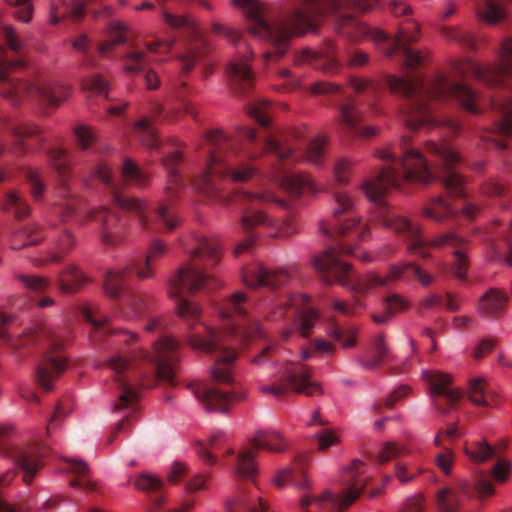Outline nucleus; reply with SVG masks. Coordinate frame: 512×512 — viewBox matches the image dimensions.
Here are the masks:
<instances>
[{"label":"nucleus","instance_id":"58836bf2","mask_svg":"<svg viewBox=\"0 0 512 512\" xmlns=\"http://www.w3.org/2000/svg\"><path fill=\"white\" fill-rule=\"evenodd\" d=\"M423 216L437 223H444L456 216L453 208L441 196L431 198L423 207Z\"/></svg>","mask_w":512,"mask_h":512},{"label":"nucleus","instance_id":"a18cd8bd","mask_svg":"<svg viewBox=\"0 0 512 512\" xmlns=\"http://www.w3.org/2000/svg\"><path fill=\"white\" fill-rule=\"evenodd\" d=\"M459 490L467 497H475L479 500H483L485 497L492 496L495 493L492 483L484 478H478L472 484L461 481L459 482Z\"/></svg>","mask_w":512,"mask_h":512},{"label":"nucleus","instance_id":"bb28decb","mask_svg":"<svg viewBox=\"0 0 512 512\" xmlns=\"http://www.w3.org/2000/svg\"><path fill=\"white\" fill-rule=\"evenodd\" d=\"M244 283L251 288L275 289L288 283L290 275L285 270H269L262 264H253L243 269Z\"/></svg>","mask_w":512,"mask_h":512},{"label":"nucleus","instance_id":"0eeeda50","mask_svg":"<svg viewBox=\"0 0 512 512\" xmlns=\"http://www.w3.org/2000/svg\"><path fill=\"white\" fill-rule=\"evenodd\" d=\"M342 254L357 256L350 246L340 244L328 248L319 256H315L312 261L313 267L321 274L327 284L338 282L357 295H365L376 287H387L396 281L414 277L425 287L431 285L434 281V277L431 274L423 271L419 266L411 262L390 265L386 276H380L371 272L363 277L354 279L350 272V265L340 259Z\"/></svg>","mask_w":512,"mask_h":512},{"label":"nucleus","instance_id":"e2e57ef3","mask_svg":"<svg viewBox=\"0 0 512 512\" xmlns=\"http://www.w3.org/2000/svg\"><path fill=\"white\" fill-rule=\"evenodd\" d=\"M83 87L95 94L104 95L106 97L109 91L108 81L99 74H94L87 78L83 83Z\"/></svg>","mask_w":512,"mask_h":512},{"label":"nucleus","instance_id":"f03ea898","mask_svg":"<svg viewBox=\"0 0 512 512\" xmlns=\"http://www.w3.org/2000/svg\"><path fill=\"white\" fill-rule=\"evenodd\" d=\"M193 242L188 251L190 262L169 280L168 292L175 301L178 316L186 323L188 344L212 356L211 376L215 383L229 384L232 382L229 366L238 356L237 346L247 339L262 337L264 332L260 322L248 314L253 304L241 292L233 294L219 309L222 330L200 320L201 307L187 295L210 287L213 279L205 270L220 261V250L216 242L204 236L194 237Z\"/></svg>","mask_w":512,"mask_h":512},{"label":"nucleus","instance_id":"c03bdc74","mask_svg":"<svg viewBox=\"0 0 512 512\" xmlns=\"http://www.w3.org/2000/svg\"><path fill=\"white\" fill-rule=\"evenodd\" d=\"M302 309L299 311V327L300 334L304 337L308 336L315 324L319 321V313L312 307L307 306L310 298L306 295L300 296Z\"/></svg>","mask_w":512,"mask_h":512},{"label":"nucleus","instance_id":"2f4dec72","mask_svg":"<svg viewBox=\"0 0 512 512\" xmlns=\"http://www.w3.org/2000/svg\"><path fill=\"white\" fill-rule=\"evenodd\" d=\"M88 219L101 225V239L104 244L113 246L120 243V235L112 230L118 222L116 214L106 207H98L89 211Z\"/></svg>","mask_w":512,"mask_h":512},{"label":"nucleus","instance_id":"423d86ee","mask_svg":"<svg viewBox=\"0 0 512 512\" xmlns=\"http://www.w3.org/2000/svg\"><path fill=\"white\" fill-rule=\"evenodd\" d=\"M500 63L480 64L472 60L456 63V77H473L488 88H506L504 101L492 100L493 126L480 136L485 147L503 150L507 147L505 138L512 137V37L506 38L499 53Z\"/></svg>","mask_w":512,"mask_h":512},{"label":"nucleus","instance_id":"37998d69","mask_svg":"<svg viewBox=\"0 0 512 512\" xmlns=\"http://www.w3.org/2000/svg\"><path fill=\"white\" fill-rule=\"evenodd\" d=\"M127 33L126 26L117 22L112 23L106 40L98 47L99 53L108 56L116 46L126 43Z\"/></svg>","mask_w":512,"mask_h":512},{"label":"nucleus","instance_id":"c756f323","mask_svg":"<svg viewBox=\"0 0 512 512\" xmlns=\"http://www.w3.org/2000/svg\"><path fill=\"white\" fill-rule=\"evenodd\" d=\"M193 393L206 410L214 412H227L232 401L242 399L235 392L221 391L203 383L193 386Z\"/></svg>","mask_w":512,"mask_h":512},{"label":"nucleus","instance_id":"a19ab883","mask_svg":"<svg viewBox=\"0 0 512 512\" xmlns=\"http://www.w3.org/2000/svg\"><path fill=\"white\" fill-rule=\"evenodd\" d=\"M44 238L42 228L37 224H28L15 232L11 239V248L19 250L28 245H36Z\"/></svg>","mask_w":512,"mask_h":512},{"label":"nucleus","instance_id":"b1692460","mask_svg":"<svg viewBox=\"0 0 512 512\" xmlns=\"http://www.w3.org/2000/svg\"><path fill=\"white\" fill-rule=\"evenodd\" d=\"M95 176L106 186L112 188V200L121 209L135 213L139 218V223L144 229H149L150 218L147 214V206L139 199L128 197L117 191L109 166L106 163H100L95 169Z\"/></svg>","mask_w":512,"mask_h":512},{"label":"nucleus","instance_id":"2eb2a0df","mask_svg":"<svg viewBox=\"0 0 512 512\" xmlns=\"http://www.w3.org/2000/svg\"><path fill=\"white\" fill-rule=\"evenodd\" d=\"M13 432L9 424H0V450L10 457L23 473V481L31 484L37 472L43 466L42 459L46 453L44 444L33 443L26 446L6 445Z\"/></svg>","mask_w":512,"mask_h":512},{"label":"nucleus","instance_id":"6e6d98bb","mask_svg":"<svg viewBox=\"0 0 512 512\" xmlns=\"http://www.w3.org/2000/svg\"><path fill=\"white\" fill-rule=\"evenodd\" d=\"M289 481L301 488L308 487L309 485L303 470L296 472L290 468H285L279 471L274 479L275 485L278 487H283Z\"/></svg>","mask_w":512,"mask_h":512},{"label":"nucleus","instance_id":"393cba45","mask_svg":"<svg viewBox=\"0 0 512 512\" xmlns=\"http://www.w3.org/2000/svg\"><path fill=\"white\" fill-rule=\"evenodd\" d=\"M152 363L159 379L175 385V365L179 360V344L170 337L160 339L154 346Z\"/></svg>","mask_w":512,"mask_h":512},{"label":"nucleus","instance_id":"6e6552de","mask_svg":"<svg viewBox=\"0 0 512 512\" xmlns=\"http://www.w3.org/2000/svg\"><path fill=\"white\" fill-rule=\"evenodd\" d=\"M0 33L9 47L7 51L0 45V95L9 99L13 105L19 104L24 98H32L49 106H57L69 96V86L59 81L37 78L28 82L9 78L11 70L24 65V44L11 25L0 24Z\"/></svg>","mask_w":512,"mask_h":512},{"label":"nucleus","instance_id":"4d7b16f0","mask_svg":"<svg viewBox=\"0 0 512 512\" xmlns=\"http://www.w3.org/2000/svg\"><path fill=\"white\" fill-rule=\"evenodd\" d=\"M271 104L266 100H258L248 107L249 115L263 127H269Z\"/></svg>","mask_w":512,"mask_h":512},{"label":"nucleus","instance_id":"09e8293b","mask_svg":"<svg viewBox=\"0 0 512 512\" xmlns=\"http://www.w3.org/2000/svg\"><path fill=\"white\" fill-rule=\"evenodd\" d=\"M464 451L475 463L485 462L496 454V448L490 446L486 441H476L466 444Z\"/></svg>","mask_w":512,"mask_h":512},{"label":"nucleus","instance_id":"4c0bfd02","mask_svg":"<svg viewBox=\"0 0 512 512\" xmlns=\"http://www.w3.org/2000/svg\"><path fill=\"white\" fill-rule=\"evenodd\" d=\"M508 301V296L498 289H489L479 301V311L485 316L496 317L500 315Z\"/></svg>","mask_w":512,"mask_h":512},{"label":"nucleus","instance_id":"8fccbe9b","mask_svg":"<svg viewBox=\"0 0 512 512\" xmlns=\"http://www.w3.org/2000/svg\"><path fill=\"white\" fill-rule=\"evenodd\" d=\"M74 238L69 231H64L53 248L48 251L49 262L59 263L74 246Z\"/></svg>","mask_w":512,"mask_h":512},{"label":"nucleus","instance_id":"680f3d73","mask_svg":"<svg viewBox=\"0 0 512 512\" xmlns=\"http://www.w3.org/2000/svg\"><path fill=\"white\" fill-rule=\"evenodd\" d=\"M329 335L338 341L344 348H350L356 344V331L353 329L345 330L339 326H333Z\"/></svg>","mask_w":512,"mask_h":512},{"label":"nucleus","instance_id":"de8ad7c7","mask_svg":"<svg viewBox=\"0 0 512 512\" xmlns=\"http://www.w3.org/2000/svg\"><path fill=\"white\" fill-rule=\"evenodd\" d=\"M3 210L13 212L17 219H22L30 214V207L26 200L15 191H10L6 194Z\"/></svg>","mask_w":512,"mask_h":512},{"label":"nucleus","instance_id":"c9c22d12","mask_svg":"<svg viewBox=\"0 0 512 512\" xmlns=\"http://www.w3.org/2000/svg\"><path fill=\"white\" fill-rule=\"evenodd\" d=\"M134 486L146 493L151 494L150 500L153 505L152 512H158L157 509L161 508L165 502V496L162 493L163 482L149 473H142L134 480Z\"/></svg>","mask_w":512,"mask_h":512},{"label":"nucleus","instance_id":"6ab92c4d","mask_svg":"<svg viewBox=\"0 0 512 512\" xmlns=\"http://www.w3.org/2000/svg\"><path fill=\"white\" fill-rule=\"evenodd\" d=\"M263 392L271 393L277 398L285 396L289 391L302 393L306 396L322 394L318 382L311 380V368L301 363H291L286 366L278 383L264 386Z\"/></svg>","mask_w":512,"mask_h":512},{"label":"nucleus","instance_id":"4468645a","mask_svg":"<svg viewBox=\"0 0 512 512\" xmlns=\"http://www.w3.org/2000/svg\"><path fill=\"white\" fill-rule=\"evenodd\" d=\"M166 251L167 245L156 239L150 244L145 259H133L124 269L107 271L104 280L106 294L113 299L120 298L132 273H135L139 279L151 278L153 263L161 258Z\"/></svg>","mask_w":512,"mask_h":512},{"label":"nucleus","instance_id":"052dcab7","mask_svg":"<svg viewBox=\"0 0 512 512\" xmlns=\"http://www.w3.org/2000/svg\"><path fill=\"white\" fill-rule=\"evenodd\" d=\"M325 145L326 139L323 137H317L310 141L305 151L307 160L315 165H321L322 158L324 156Z\"/></svg>","mask_w":512,"mask_h":512},{"label":"nucleus","instance_id":"f257e3e1","mask_svg":"<svg viewBox=\"0 0 512 512\" xmlns=\"http://www.w3.org/2000/svg\"><path fill=\"white\" fill-rule=\"evenodd\" d=\"M410 138L403 136L397 144L376 150L375 156L387 162V165L372 179L363 182L361 189L365 196L375 204V218L386 228L403 235L408 241V250L422 258L429 254L428 248L450 247L454 262L452 273L460 280L466 279L469 266L468 240L455 232H446L431 240L421 235V228L409 219L396 213L389 207L384 197L392 188L401 189L406 184H428L439 179L449 194L456 198L466 197V180L456 170L461 162L460 155L445 141L426 143L427 151L437 158V170L433 172L423 154L409 146Z\"/></svg>","mask_w":512,"mask_h":512},{"label":"nucleus","instance_id":"c85d7f7f","mask_svg":"<svg viewBox=\"0 0 512 512\" xmlns=\"http://www.w3.org/2000/svg\"><path fill=\"white\" fill-rule=\"evenodd\" d=\"M339 123L342 129L353 136L368 138L376 135L373 126H362V113L357 107L356 100L347 98V102L339 105Z\"/></svg>","mask_w":512,"mask_h":512},{"label":"nucleus","instance_id":"a878e982","mask_svg":"<svg viewBox=\"0 0 512 512\" xmlns=\"http://www.w3.org/2000/svg\"><path fill=\"white\" fill-rule=\"evenodd\" d=\"M83 318L91 324L93 331L91 337L93 341H99L103 335L111 334V344L113 346L125 345L131 346L136 342L137 335L127 331H111L108 327V317L101 314L98 308L86 307L82 311Z\"/></svg>","mask_w":512,"mask_h":512},{"label":"nucleus","instance_id":"13d9d810","mask_svg":"<svg viewBox=\"0 0 512 512\" xmlns=\"http://www.w3.org/2000/svg\"><path fill=\"white\" fill-rule=\"evenodd\" d=\"M23 174L30 186L31 195L33 198L36 200L41 199L44 195L46 186L39 172L31 168H25L23 170Z\"/></svg>","mask_w":512,"mask_h":512},{"label":"nucleus","instance_id":"7ed1b4c3","mask_svg":"<svg viewBox=\"0 0 512 512\" xmlns=\"http://www.w3.org/2000/svg\"><path fill=\"white\" fill-rule=\"evenodd\" d=\"M232 3L246 14L250 22V32L272 45V50L263 53L266 63L275 62L286 53L289 40L293 35L315 31L318 19L327 14L337 16L339 33L353 40L370 37L375 42L385 45L384 50L387 56L399 52L404 65L408 68L414 69L421 66L425 59L420 52L409 47L419 39V25L416 21H405L399 27L396 36L392 37L343 12L348 8L368 12L379 5V0H304L300 7L294 8L283 18H269L258 0H232Z\"/></svg>","mask_w":512,"mask_h":512},{"label":"nucleus","instance_id":"864d4df0","mask_svg":"<svg viewBox=\"0 0 512 512\" xmlns=\"http://www.w3.org/2000/svg\"><path fill=\"white\" fill-rule=\"evenodd\" d=\"M372 358L366 361H362V365L365 368L373 369L379 364H381L385 359L390 357L389 350L387 348V345L385 343L384 335L379 334L374 339L373 345H372Z\"/></svg>","mask_w":512,"mask_h":512},{"label":"nucleus","instance_id":"49530a36","mask_svg":"<svg viewBox=\"0 0 512 512\" xmlns=\"http://www.w3.org/2000/svg\"><path fill=\"white\" fill-rule=\"evenodd\" d=\"M478 15L483 21L496 24L504 20L506 12L502 4L494 0H483L482 6L478 9Z\"/></svg>","mask_w":512,"mask_h":512},{"label":"nucleus","instance_id":"f704fd0d","mask_svg":"<svg viewBox=\"0 0 512 512\" xmlns=\"http://www.w3.org/2000/svg\"><path fill=\"white\" fill-rule=\"evenodd\" d=\"M163 108L160 104H154L151 116L144 117L134 124V132L139 141L149 148H155L159 145L156 130L152 126V119H156L162 115Z\"/></svg>","mask_w":512,"mask_h":512},{"label":"nucleus","instance_id":"603ef678","mask_svg":"<svg viewBox=\"0 0 512 512\" xmlns=\"http://www.w3.org/2000/svg\"><path fill=\"white\" fill-rule=\"evenodd\" d=\"M349 84L358 95L366 96L368 105L372 106L375 103L379 91V86L375 82L369 79L352 77Z\"/></svg>","mask_w":512,"mask_h":512},{"label":"nucleus","instance_id":"ddd939ff","mask_svg":"<svg viewBox=\"0 0 512 512\" xmlns=\"http://www.w3.org/2000/svg\"><path fill=\"white\" fill-rule=\"evenodd\" d=\"M236 200L242 208L240 227L243 232L248 234L247 238L239 242L234 249V255L238 256L254 244L256 235L253 233V230L256 227L271 226L273 224L266 214L258 209L257 205L261 202H275L279 206L286 207V202L276 198L270 192L252 193L248 191L239 192Z\"/></svg>","mask_w":512,"mask_h":512},{"label":"nucleus","instance_id":"9b49d317","mask_svg":"<svg viewBox=\"0 0 512 512\" xmlns=\"http://www.w3.org/2000/svg\"><path fill=\"white\" fill-rule=\"evenodd\" d=\"M331 192L335 207L332 211L331 220L320 222L321 232L329 237H347L351 241L368 239L370 237L369 225L362 223L360 217L351 216L355 205L352 196L335 185L331 186Z\"/></svg>","mask_w":512,"mask_h":512},{"label":"nucleus","instance_id":"338daca9","mask_svg":"<svg viewBox=\"0 0 512 512\" xmlns=\"http://www.w3.org/2000/svg\"><path fill=\"white\" fill-rule=\"evenodd\" d=\"M90 45L91 41L86 34H80L72 40V46L75 50L81 52L84 55L82 60L83 66H93V61L90 56Z\"/></svg>","mask_w":512,"mask_h":512},{"label":"nucleus","instance_id":"cd10ccee","mask_svg":"<svg viewBox=\"0 0 512 512\" xmlns=\"http://www.w3.org/2000/svg\"><path fill=\"white\" fill-rule=\"evenodd\" d=\"M459 493L449 487L438 490L436 494L437 512H459ZM425 500L422 495H415L406 500L399 512H424Z\"/></svg>","mask_w":512,"mask_h":512},{"label":"nucleus","instance_id":"e433bc0d","mask_svg":"<svg viewBox=\"0 0 512 512\" xmlns=\"http://www.w3.org/2000/svg\"><path fill=\"white\" fill-rule=\"evenodd\" d=\"M509 231H512V224L502 226L499 223H495L491 228L487 230L484 241L489 244L495 254H501V248L497 246L496 239H503L505 242L506 250L504 259L508 265L512 266V243L509 240Z\"/></svg>","mask_w":512,"mask_h":512},{"label":"nucleus","instance_id":"9d476101","mask_svg":"<svg viewBox=\"0 0 512 512\" xmlns=\"http://www.w3.org/2000/svg\"><path fill=\"white\" fill-rule=\"evenodd\" d=\"M146 353L136 351L126 353L122 348L117 349L108 360L109 368L114 372V382L117 390V400L113 404L115 412L124 413L117 423L115 430L108 438V443L114 441L118 432L126 429L130 418L138 412V403L141 397L142 384L137 383L133 375L134 363L138 358H145Z\"/></svg>","mask_w":512,"mask_h":512},{"label":"nucleus","instance_id":"a211bd4d","mask_svg":"<svg viewBox=\"0 0 512 512\" xmlns=\"http://www.w3.org/2000/svg\"><path fill=\"white\" fill-rule=\"evenodd\" d=\"M212 32L221 35L231 42L237 49L238 56L227 67V74L230 80L239 85L242 90L249 88L253 82V73L249 67L248 60L253 57L247 43L242 36L234 29L225 27L220 23L212 24Z\"/></svg>","mask_w":512,"mask_h":512},{"label":"nucleus","instance_id":"bf43d9fd","mask_svg":"<svg viewBox=\"0 0 512 512\" xmlns=\"http://www.w3.org/2000/svg\"><path fill=\"white\" fill-rule=\"evenodd\" d=\"M221 437L220 434H215L211 436L208 444H204L201 441L196 443L195 452L205 464L214 465L216 463V458L210 452V449H216L217 443L220 441Z\"/></svg>","mask_w":512,"mask_h":512},{"label":"nucleus","instance_id":"1a4fd4ad","mask_svg":"<svg viewBox=\"0 0 512 512\" xmlns=\"http://www.w3.org/2000/svg\"><path fill=\"white\" fill-rule=\"evenodd\" d=\"M17 327L18 323L14 317L0 313V339L10 347L18 349L29 343L47 347L43 360L36 368V380L43 389L51 390L53 382L65 371L66 360L57 353L69 339L68 330L38 326L25 329L16 339L14 335Z\"/></svg>","mask_w":512,"mask_h":512},{"label":"nucleus","instance_id":"3c124183","mask_svg":"<svg viewBox=\"0 0 512 512\" xmlns=\"http://www.w3.org/2000/svg\"><path fill=\"white\" fill-rule=\"evenodd\" d=\"M386 311L382 314L373 315V320L379 324L387 322L395 313L407 309L408 304L405 299L397 294L388 296L385 299Z\"/></svg>","mask_w":512,"mask_h":512},{"label":"nucleus","instance_id":"f3484780","mask_svg":"<svg viewBox=\"0 0 512 512\" xmlns=\"http://www.w3.org/2000/svg\"><path fill=\"white\" fill-rule=\"evenodd\" d=\"M182 159V154L179 151H173L162 158L163 165L167 170L166 200L155 209V216L157 221L168 231L173 230L179 222L171 205L173 197L185 186V178L177 168Z\"/></svg>","mask_w":512,"mask_h":512},{"label":"nucleus","instance_id":"dca6fc26","mask_svg":"<svg viewBox=\"0 0 512 512\" xmlns=\"http://www.w3.org/2000/svg\"><path fill=\"white\" fill-rule=\"evenodd\" d=\"M251 447L243 449L238 457L236 473L239 477L253 479L257 473L256 456L260 449L272 453H283L288 444L278 431H257L250 441Z\"/></svg>","mask_w":512,"mask_h":512},{"label":"nucleus","instance_id":"5701e85b","mask_svg":"<svg viewBox=\"0 0 512 512\" xmlns=\"http://www.w3.org/2000/svg\"><path fill=\"white\" fill-rule=\"evenodd\" d=\"M173 43L172 39H155L144 43L145 50L140 47H132L122 56L124 71L138 73L143 70L146 64L162 62L163 59L154 58L153 56L168 53Z\"/></svg>","mask_w":512,"mask_h":512},{"label":"nucleus","instance_id":"20e7f679","mask_svg":"<svg viewBox=\"0 0 512 512\" xmlns=\"http://www.w3.org/2000/svg\"><path fill=\"white\" fill-rule=\"evenodd\" d=\"M239 136L241 140L229 137L220 130L206 134L207 167L197 179H190L195 189L216 197L217 178L229 176L234 182H246L258 171L252 162L262 154L269 153L281 162L282 167L276 172L275 180L287 193L298 197L304 190H317L309 176L289 172V166L297 160V156L288 136L268 137L260 142L256 131L249 127L242 128Z\"/></svg>","mask_w":512,"mask_h":512},{"label":"nucleus","instance_id":"f8f14e48","mask_svg":"<svg viewBox=\"0 0 512 512\" xmlns=\"http://www.w3.org/2000/svg\"><path fill=\"white\" fill-rule=\"evenodd\" d=\"M364 467L362 461L353 460L344 471L343 483L346 489L341 495H335L330 491H325L320 496L305 494L300 500L301 508L305 510L304 512H312L310 508H335L340 511L347 509L363 491L365 483L360 476L364 472Z\"/></svg>","mask_w":512,"mask_h":512},{"label":"nucleus","instance_id":"72a5a7b5","mask_svg":"<svg viewBox=\"0 0 512 512\" xmlns=\"http://www.w3.org/2000/svg\"><path fill=\"white\" fill-rule=\"evenodd\" d=\"M71 5H68L64 0H50V22L57 24L61 19L68 15L74 20L81 19L85 14L86 6L92 0H70Z\"/></svg>","mask_w":512,"mask_h":512},{"label":"nucleus","instance_id":"79ce46f5","mask_svg":"<svg viewBox=\"0 0 512 512\" xmlns=\"http://www.w3.org/2000/svg\"><path fill=\"white\" fill-rule=\"evenodd\" d=\"M85 283L83 274L74 265L68 266L58 277V285L63 293H75Z\"/></svg>","mask_w":512,"mask_h":512},{"label":"nucleus","instance_id":"69168bd1","mask_svg":"<svg viewBox=\"0 0 512 512\" xmlns=\"http://www.w3.org/2000/svg\"><path fill=\"white\" fill-rule=\"evenodd\" d=\"M9 5L14 6V16L21 22L28 23L32 19L33 7L30 0H5Z\"/></svg>","mask_w":512,"mask_h":512},{"label":"nucleus","instance_id":"7c9ffc66","mask_svg":"<svg viewBox=\"0 0 512 512\" xmlns=\"http://www.w3.org/2000/svg\"><path fill=\"white\" fill-rule=\"evenodd\" d=\"M11 133L14 137V142L8 150L16 157H21L29 151L30 145L27 143V139L34 140L38 146H41L45 141L40 128L30 122L15 123L11 127Z\"/></svg>","mask_w":512,"mask_h":512},{"label":"nucleus","instance_id":"5fc2aeb1","mask_svg":"<svg viewBox=\"0 0 512 512\" xmlns=\"http://www.w3.org/2000/svg\"><path fill=\"white\" fill-rule=\"evenodd\" d=\"M123 179L137 187H142L147 182V175L131 160L125 159L122 165Z\"/></svg>","mask_w":512,"mask_h":512},{"label":"nucleus","instance_id":"412c9836","mask_svg":"<svg viewBox=\"0 0 512 512\" xmlns=\"http://www.w3.org/2000/svg\"><path fill=\"white\" fill-rule=\"evenodd\" d=\"M164 21L174 29H184L194 37L189 47V52L180 58L181 73H188L195 63L206 56L210 51V44L207 39L200 35L191 19L182 15H174L169 12L163 13Z\"/></svg>","mask_w":512,"mask_h":512},{"label":"nucleus","instance_id":"aec40b11","mask_svg":"<svg viewBox=\"0 0 512 512\" xmlns=\"http://www.w3.org/2000/svg\"><path fill=\"white\" fill-rule=\"evenodd\" d=\"M47 157L58 177V195L63 199L58 204V213L62 221H66L77 209V200L72 196L68 181L71 177L68 154L61 148H50Z\"/></svg>","mask_w":512,"mask_h":512},{"label":"nucleus","instance_id":"ea45409f","mask_svg":"<svg viewBox=\"0 0 512 512\" xmlns=\"http://www.w3.org/2000/svg\"><path fill=\"white\" fill-rule=\"evenodd\" d=\"M469 400L476 406L494 407L498 404L495 393L488 389L483 378L470 380Z\"/></svg>","mask_w":512,"mask_h":512},{"label":"nucleus","instance_id":"774afa93","mask_svg":"<svg viewBox=\"0 0 512 512\" xmlns=\"http://www.w3.org/2000/svg\"><path fill=\"white\" fill-rule=\"evenodd\" d=\"M330 305L334 311L344 316H351L364 307L359 299H355L353 304H349L346 301L333 298L330 300Z\"/></svg>","mask_w":512,"mask_h":512},{"label":"nucleus","instance_id":"473e14b6","mask_svg":"<svg viewBox=\"0 0 512 512\" xmlns=\"http://www.w3.org/2000/svg\"><path fill=\"white\" fill-rule=\"evenodd\" d=\"M312 61L315 62L316 68L321 69L326 74H335L341 67L340 61L335 56V47L332 43H328L320 52L319 58L311 50H305L296 58L297 63Z\"/></svg>","mask_w":512,"mask_h":512},{"label":"nucleus","instance_id":"0e129e2a","mask_svg":"<svg viewBox=\"0 0 512 512\" xmlns=\"http://www.w3.org/2000/svg\"><path fill=\"white\" fill-rule=\"evenodd\" d=\"M19 281L33 292H42L49 286L50 282L46 277L37 275H19Z\"/></svg>","mask_w":512,"mask_h":512},{"label":"nucleus","instance_id":"39448f33","mask_svg":"<svg viewBox=\"0 0 512 512\" xmlns=\"http://www.w3.org/2000/svg\"><path fill=\"white\" fill-rule=\"evenodd\" d=\"M387 85L391 92L405 98V123L411 130L445 126L454 132L458 131L457 122L440 118L436 114L440 105L452 98L471 113L480 111L477 94L455 77L440 74L433 79L424 80L388 76Z\"/></svg>","mask_w":512,"mask_h":512},{"label":"nucleus","instance_id":"4be33fe9","mask_svg":"<svg viewBox=\"0 0 512 512\" xmlns=\"http://www.w3.org/2000/svg\"><path fill=\"white\" fill-rule=\"evenodd\" d=\"M424 378L429 384L432 402L438 412L446 414L456 407L463 397L462 391L451 386L452 378L439 371H427Z\"/></svg>","mask_w":512,"mask_h":512}]
</instances>
